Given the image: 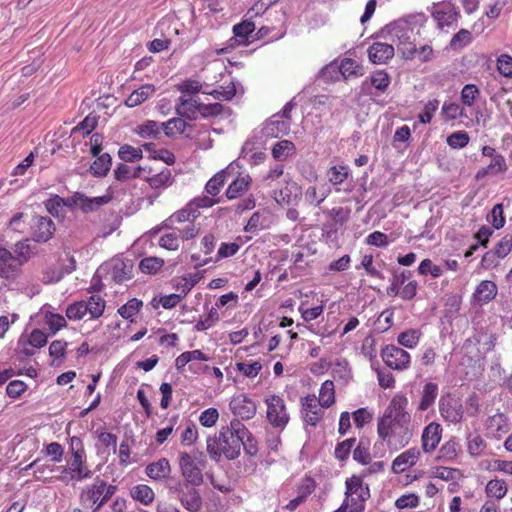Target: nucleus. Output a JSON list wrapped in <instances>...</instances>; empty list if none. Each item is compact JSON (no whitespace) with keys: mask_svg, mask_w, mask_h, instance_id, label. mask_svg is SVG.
Instances as JSON below:
<instances>
[{"mask_svg":"<svg viewBox=\"0 0 512 512\" xmlns=\"http://www.w3.org/2000/svg\"><path fill=\"white\" fill-rule=\"evenodd\" d=\"M86 313L90 315L92 319L99 318L105 309V301L99 295H92L87 301H84Z\"/></svg>","mask_w":512,"mask_h":512,"instance_id":"obj_43","label":"nucleus"},{"mask_svg":"<svg viewBox=\"0 0 512 512\" xmlns=\"http://www.w3.org/2000/svg\"><path fill=\"white\" fill-rule=\"evenodd\" d=\"M142 306L143 302L141 300L132 298L118 309V313L122 318L132 321L133 317L139 313Z\"/></svg>","mask_w":512,"mask_h":512,"instance_id":"obj_55","label":"nucleus"},{"mask_svg":"<svg viewBox=\"0 0 512 512\" xmlns=\"http://www.w3.org/2000/svg\"><path fill=\"white\" fill-rule=\"evenodd\" d=\"M119 158L126 162H133L143 157L142 148L133 147L131 145H123L118 151Z\"/></svg>","mask_w":512,"mask_h":512,"instance_id":"obj_61","label":"nucleus"},{"mask_svg":"<svg viewBox=\"0 0 512 512\" xmlns=\"http://www.w3.org/2000/svg\"><path fill=\"white\" fill-rule=\"evenodd\" d=\"M152 169L148 166H139L135 169L134 177L144 178L149 182L152 188L160 189L172 184V174L170 169L164 168L160 172L151 175Z\"/></svg>","mask_w":512,"mask_h":512,"instance_id":"obj_10","label":"nucleus"},{"mask_svg":"<svg viewBox=\"0 0 512 512\" xmlns=\"http://www.w3.org/2000/svg\"><path fill=\"white\" fill-rule=\"evenodd\" d=\"M342 78L362 75L361 65L353 59L344 58L339 62Z\"/></svg>","mask_w":512,"mask_h":512,"instance_id":"obj_49","label":"nucleus"},{"mask_svg":"<svg viewBox=\"0 0 512 512\" xmlns=\"http://www.w3.org/2000/svg\"><path fill=\"white\" fill-rule=\"evenodd\" d=\"M146 475L154 480L160 481L166 479L171 473V465L166 458H160L146 466Z\"/></svg>","mask_w":512,"mask_h":512,"instance_id":"obj_27","label":"nucleus"},{"mask_svg":"<svg viewBox=\"0 0 512 512\" xmlns=\"http://www.w3.org/2000/svg\"><path fill=\"white\" fill-rule=\"evenodd\" d=\"M421 456L417 447H412L399 454L392 462L391 469L395 474H401L414 466Z\"/></svg>","mask_w":512,"mask_h":512,"instance_id":"obj_18","label":"nucleus"},{"mask_svg":"<svg viewBox=\"0 0 512 512\" xmlns=\"http://www.w3.org/2000/svg\"><path fill=\"white\" fill-rule=\"evenodd\" d=\"M200 212L190 203L184 208L174 212L167 220L166 226L173 227L175 224L190 222L198 218Z\"/></svg>","mask_w":512,"mask_h":512,"instance_id":"obj_31","label":"nucleus"},{"mask_svg":"<svg viewBox=\"0 0 512 512\" xmlns=\"http://www.w3.org/2000/svg\"><path fill=\"white\" fill-rule=\"evenodd\" d=\"M237 91V84L235 82H231L225 87H220L212 91H203V93L211 95L216 100L227 101L231 100L236 95Z\"/></svg>","mask_w":512,"mask_h":512,"instance_id":"obj_50","label":"nucleus"},{"mask_svg":"<svg viewBox=\"0 0 512 512\" xmlns=\"http://www.w3.org/2000/svg\"><path fill=\"white\" fill-rule=\"evenodd\" d=\"M176 110L180 116L193 120L196 119L198 115H205L207 106L199 103L193 97L182 95L179 97Z\"/></svg>","mask_w":512,"mask_h":512,"instance_id":"obj_16","label":"nucleus"},{"mask_svg":"<svg viewBox=\"0 0 512 512\" xmlns=\"http://www.w3.org/2000/svg\"><path fill=\"white\" fill-rule=\"evenodd\" d=\"M507 164L505 158L499 154L491 158L490 163L481 169H479L476 173V178L481 179L487 175H498L506 172Z\"/></svg>","mask_w":512,"mask_h":512,"instance_id":"obj_33","label":"nucleus"},{"mask_svg":"<svg viewBox=\"0 0 512 512\" xmlns=\"http://www.w3.org/2000/svg\"><path fill=\"white\" fill-rule=\"evenodd\" d=\"M115 492V487L112 485H107L105 482L100 481L90 488L84 493V501L89 502L91 507L94 510L99 509L110 496Z\"/></svg>","mask_w":512,"mask_h":512,"instance_id":"obj_11","label":"nucleus"},{"mask_svg":"<svg viewBox=\"0 0 512 512\" xmlns=\"http://www.w3.org/2000/svg\"><path fill=\"white\" fill-rule=\"evenodd\" d=\"M381 357L384 363L391 369L403 371L410 367V354L398 346H385L381 351Z\"/></svg>","mask_w":512,"mask_h":512,"instance_id":"obj_7","label":"nucleus"},{"mask_svg":"<svg viewBox=\"0 0 512 512\" xmlns=\"http://www.w3.org/2000/svg\"><path fill=\"white\" fill-rule=\"evenodd\" d=\"M29 467H34V479L42 482H50L52 474L59 469L53 463L43 461L37 458L29 464Z\"/></svg>","mask_w":512,"mask_h":512,"instance_id":"obj_29","label":"nucleus"},{"mask_svg":"<svg viewBox=\"0 0 512 512\" xmlns=\"http://www.w3.org/2000/svg\"><path fill=\"white\" fill-rule=\"evenodd\" d=\"M143 149L150 153L149 158L154 160H161L167 165H172L175 162L174 154L167 149H154L153 143H145L143 144Z\"/></svg>","mask_w":512,"mask_h":512,"instance_id":"obj_46","label":"nucleus"},{"mask_svg":"<svg viewBox=\"0 0 512 512\" xmlns=\"http://www.w3.org/2000/svg\"><path fill=\"white\" fill-rule=\"evenodd\" d=\"M349 175V169L345 165L331 166L327 171L328 180L333 185L342 184Z\"/></svg>","mask_w":512,"mask_h":512,"instance_id":"obj_54","label":"nucleus"},{"mask_svg":"<svg viewBox=\"0 0 512 512\" xmlns=\"http://www.w3.org/2000/svg\"><path fill=\"white\" fill-rule=\"evenodd\" d=\"M486 435L490 438L499 439L510 430V423L508 417L502 413L497 412L489 417L484 422Z\"/></svg>","mask_w":512,"mask_h":512,"instance_id":"obj_15","label":"nucleus"},{"mask_svg":"<svg viewBox=\"0 0 512 512\" xmlns=\"http://www.w3.org/2000/svg\"><path fill=\"white\" fill-rule=\"evenodd\" d=\"M219 313L216 308L212 307L204 318H201L195 324L196 331H205L213 327L219 321Z\"/></svg>","mask_w":512,"mask_h":512,"instance_id":"obj_62","label":"nucleus"},{"mask_svg":"<svg viewBox=\"0 0 512 512\" xmlns=\"http://www.w3.org/2000/svg\"><path fill=\"white\" fill-rule=\"evenodd\" d=\"M480 98V90L474 84H466L460 93L461 104L464 107L471 108Z\"/></svg>","mask_w":512,"mask_h":512,"instance_id":"obj_45","label":"nucleus"},{"mask_svg":"<svg viewBox=\"0 0 512 512\" xmlns=\"http://www.w3.org/2000/svg\"><path fill=\"white\" fill-rule=\"evenodd\" d=\"M508 492V485L504 479H491L485 486V493L489 499L501 500Z\"/></svg>","mask_w":512,"mask_h":512,"instance_id":"obj_36","label":"nucleus"},{"mask_svg":"<svg viewBox=\"0 0 512 512\" xmlns=\"http://www.w3.org/2000/svg\"><path fill=\"white\" fill-rule=\"evenodd\" d=\"M295 151V145L289 140H281L274 144L272 156L277 161H285Z\"/></svg>","mask_w":512,"mask_h":512,"instance_id":"obj_42","label":"nucleus"},{"mask_svg":"<svg viewBox=\"0 0 512 512\" xmlns=\"http://www.w3.org/2000/svg\"><path fill=\"white\" fill-rule=\"evenodd\" d=\"M162 124V130L168 137H173L176 134H181L185 131L187 123L182 118H172Z\"/></svg>","mask_w":512,"mask_h":512,"instance_id":"obj_57","label":"nucleus"},{"mask_svg":"<svg viewBox=\"0 0 512 512\" xmlns=\"http://www.w3.org/2000/svg\"><path fill=\"white\" fill-rule=\"evenodd\" d=\"M320 78L325 82H334L342 78L339 62L334 60L320 71Z\"/></svg>","mask_w":512,"mask_h":512,"instance_id":"obj_56","label":"nucleus"},{"mask_svg":"<svg viewBox=\"0 0 512 512\" xmlns=\"http://www.w3.org/2000/svg\"><path fill=\"white\" fill-rule=\"evenodd\" d=\"M421 333L416 329H409L400 333L397 337L398 343L408 349L415 348L420 340Z\"/></svg>","mask_w":512,"mask_h":512,"instance_id":"obj_52","label":"nucleus"},{"mask_svg":"<svg viewBox=\"0 0 512 512\" xmlns=\"http://www.w3.org/2000/svg\"><path fill=\"white\" fill-rule=\"evenodd\" d=\"M383 37L396 46L402 58H411L414 51L415 28L408 19H399L387 24L382 30Z\"/></svg>","mask_w":512,"mask_h":512,"instance_id":"obj_3","label":"nucleus"},{"mask_svg":"<svg viewBox=\"0 0 512 512\" xmlns=\"http://www.w3.org/2000/svg\"><path fill=\"white\" fill-rule=\"evenodd\" d=\"M164 261L158 257H146L140 261L139 268L143 273L155 274L163 266Z\"/></svg>","mask_w":512,"mask_h":512,"instance_id":"obj_64","label":"nucleus"},{"mask_svg":"<svg viewBox=\"0 0 512 512\" xmlns=\"http://www.w3.org/2000/svg\"><path fill=\"white\" fill-rule=\"evenodd\" d=\"M55 232L53 221L48 217L37 216L33 222L34 239L38 242H47Z\"/></svg>","mask_w":512,"mask_h":512,"instance_id":"obj_24","label":"nucleus"},{"mask_svg":"<svg viewBox=\"0 0 512 512\" xmlns=\"http://www.w3.org/2000/svg\"><path fill=\"white\" fill-rule=\"evenodd\" d=\"M73 204L85 213L97 210L94 197H88L82 193H75L72 197Z\"/></svg>","mask_w":512,"mask_h":512,"instance_id":"obj_59","label":"nucleus"},{"mask_svg":"<svg viewBox=\"0 0 512 512\" xmlns=\"http://www.w3.org/2000/svg\"><path fill=\"white\" fill-rule=\"evenodd\" d=\"M248 430L237 420L223 426L206 439V451L211 460L219 462L222 458L234 460L240 456Z\"/></svg>","mask_w":512,"mask_h":512,"instance_id":"obj_2","label":"nucleus"},{"mask_svg":"<svg viewBox=\"0 0 512 512\" xmlns=\"http://www.w3.org/2000/svg\"><path fill=\"white\" fill-rule=\"evenodd\" d=\"M367 53L372 63L384 64L394 56L395 48L389 43L375 42L369 46Z\"/></svg>","mask_w":512,"mask_h":512,"instance_id":"obj_22","label":"nucleus"},{"mask_svg":"<svg viewBox=\"0 0 512 512\" xmlns=\"http://www.w3.org/2000/svg\"><path fill=\"white\" fill-rule=\"evenodd\" d=\"M498 292L497 285L490 280L481 281L472 294V302L476 305L483 306L492 301Z\"/></svg>","mask_w":512,"mask_h":512,"instance_id":"obj_20","label":"nucleus"},{"mask_svg":"<svg viewBox=\"0 0 512 512\" xmlns=\"http://www.w3.org/2000/svg\"><path fill=\"white\" fill-rule=\"evenodd\" d=\"M111 167V157L109 154L104 153L99 155L92 165L90 166V172L95 176H105Z\"/></svg>","mask_w":512,"mask_h":512,"instance_id":"obj_48","label":"nucleus"},{"mask_svg":"<svg viewBox=\"0 0 512 512\" xmlns=\"http://www.w3.org/2000/svg\"><path fill=\"white\" fill-rule=\"evenodd\" d=\"M346 498L349 501L353 499L367 500L370 497V491L363 484L362 476L353 475L346 480Z\"/></svg>","mask_w":512,"mask_h":512,"instance_id":"obj_25","label":"nucleus"},{"mask_svg":"<svg viewBox=\"0 0 512 512\" xmlns=\"http://www.w3.org/2000/svg\"><path fill=\"white\" fill-rule=\"evenodd\" d=\"M12 257L15 260V263H18V268L21 270V267L25 262L29 260L31 257V249L30 245L27 241H20L14 245Z\"/></svg>","mask_w":512,"mask_h":512,"instance_id":"obj_47","label":"nucleus"},{"mask_svg":"<svg viewBox=\"0 0 512 512\" xmlns=\"http://www.w3.org/2000/svg\"><path fill=\"white\" fill-rule=\"evenodd\" d=\"M266 416L269 423L275 428H284L289 422V413L284 399L276 394L265 396Z\"/></svg>","mask_w":512,"mask_h":512,"instance_id":"obj_5","label":"nucleus"},{"mask_svg":"<svg viewBox=\"0 0 512 512\" xmlns=\"http://www.w3.org/2000/svg\"><path fill=\"white\" fill-rule=\"evenodd\" d=\"M203 453L191 454L188 452L179 453V468L184 480L193 485L199 486L203 483V470L205 468Z\"/></svg>","mask_w":512,"mask_h":512,"instance_id":"obj_4","label":"nucleus"},{"mask_svg":"<svg viewBox=\"0 0 512 512\" xmlns=\"http://www.w3.org/2000/svg\"><path fill=\"white\" fill-rule=\"evenodd\" d=\"M442 117L447 121L467 117L465 107L455 102H445L441 108Z\"/></svg>","mask_w":512,"mask_h":512,"instance_id":"obj_38","label":"nucleus"},{"mask_svg":"<svg viewBox=\"0 0 512 512\" xmlns=\"http://www.w3.org/2000/svg\"><path fill=\"white\" fill-rule=\"evenodd\" d=\"M440 414L445 421L457 424L463 418L462 404L454 398L444 399L440 403Z\"/></svg>","mask_w":512,"mask_h":512,"instance_id":"obj_21","label":"nucleus"},{"mask_svg":"<svg viewBox=\"0 0 512 512\" xmlns=\"http://www.w3.org/2000/svg\"><path fill=\"white\" fill-rule=\"evenodd\" d=\"M39 313L53 335L67 325L66 318L54 312L50 307H42Z\"/></svg>","mask_w":512,"mask_h":512,"instance_id":"obj_28","label":"nucleus"},{"mask_svg":"<svg viewBox=\"0 0 512 512\" xmlns=\"http://www.w3.org/2000/svg\"><path fill=\"white\" fill-rule=\"evenodd\" d=\"M67 342L54 340L49 346V355L53 359L52 365H59L65 358Z\"/></svg>","mask_w":512,"mask_h":512,"instance_id":"obj_53","label":"nucleus"},{"mask_svg":"<svg viewBox=\"0 0 512 512\" xmlns=\"http://www.w3.org/2000/svg\"><path fill=\"white\" fill-rule=\"evenodd\" d=\"M156 93V87L153 84H143L137 89L133 90L125 100V105L129 108H134L145 103L152 98Z\"/></svg>","mask_w":512,"mask_h":512,"instance_id":"obj_26","label":"nucleus"},{"mask_svg":"<svg viewBox=\"0 0 512 512\" xmlns=\"http://www.w3.org/2000/svg\"><path fill=\"white\" fill-rule=\"evenodd\" d=\"M60 475L57 479L64 483L82 481L91 477V471L85 464V456L76 453L66 466L59 467Z\"/></svg>","mask_w":512,"mask_h":512,"instance_id":"obj_6","label":"nucleus"},{"mask_svg":"<svg viewBox=\"0 0 512 512\" xmlns=\"http://www.w3.org/2000/svg\"><path fill=\"white\" fill-rule=\"evenodd\" d=\"M235 369L247 378H255L260 373L262 364L259 361L238 362Z\"/></svg>","mask_w":512,"mask_h":512,"instance_id":"obj_58","label":"nucleus"},{"mask_svg":"<svg viewBox=\"0 0 512 512\" xmlns=\"http://www.w3.org/2000/svg\"><path fill=\"white\" fill-rule=\"evenodd\" d=\"M319 404L321 407L329 408L335 403V386L330 380L322 383L319 390Z\"/></svg>","mask_w":512,"mask_h":512,"instance_id":"obj_40","label":"nucleus"},{"mask_svg":"<svg viewBox=\"0 0 512 512\" xmlns=\"http://www.w3.org/2000/svg\"><path fill=\"white\" fill-rule=\"evenodd\" d=\"M265 135L267 137L278 138L288 134L290 122L287 119L272 118L265 126Z\"/></svg>","mask_w":512,"mask_h":512,"instance_id":"obj_35","label":"nucleus"},{"mask_svg":"<svg viewBox=\"0 0 512 512\" xmlns=\"http://www.w3.org/2000/svg\"><path fill=\"white\" fill-rule=\"evenodd\" d=\"M330 192L331 189L327 184H317L309 186L304 192V197L309 204L318 206L328 197Z\"/></svg>","mask_w":512,"mask_h":512,"instance_id":"obj_32","label":"nucleus"},{"mask_svg":"<svg viewBox=\"0 0 512 512\" xmlns=\"http://www.w3.org/2000/svg\"><path fill=\"white\" fill-rule=\"evenodd\" d=\"M251 177L249 174H240L226 190V196L228 199H236L244 192L247 191L251 184Z\"/></svg>","mask_w":512,"mask_h":512,"instance_id":"obj_34","label":"nucleus"},{"mask_svg":"<svg viewBox=\"0 0 512 512\" xmlns=\"http://www.w3.org/2000/svg\"><path fill=\"white\" fill-rule=\"evenodd\" d=\"M487 221L491 223L496 230L504 227L506 221L502 203L494 205L490 214L487 216Z\"/></svg>","mask_w":512,"mask_h":512,"instance_id":"obj_60","label":"nucleus"},{"mask_svg":"<svg viewBox=\"0 0 512 512\" xmlns=\"http://www.w3.org/2000/svg\"><path fill=\"white\" fill-rule=\"evenodd\" d=\"M323 408L314 394L301 398V412L304 421L315 426L323 417Z\"/></svg>","mask_w":512,"mask_h":512,"instance_id":"obj_13","label":"nucleus"},{"mask_svg":"<svg viewBox=\"0 0 512 512\" xmlns=\"http://www.w3.org/2000/svg\"><path fill=\"white\" fill-rule=\"evenodd\" d=\"M272 222L273 219L270 212L256 211L252 214L244 229L247 232L260 231L269 228Z\"/></svg>","mask_w":512,"mask_h":512,"instance_id":"obj_30","label":"nucleus"},{"mask_svg":"<svg viewBox=\"0 0 512 512\" xmlns=\"http://www.w3.org/2000/svg\"><path fill=\"white\" fill-rule=\"evenodd\" d=\"M104 272L108 278L117 283H122L131 278V265L121 259H112L102 265L97 271L99 275Z\"/></svg>","mask_w":512,"mask_h":512,"instance_id":"obj_12","label":"nucleus"},{"mask_svg":"<svg viewBox=\"0 0 512 512\" xmlns=\"http://www.w3.org/2000/svg\"><path fill=\"white\" fill-rule=\"evenodd\" d=\"M408 398L397 393L390 400L377 422V435L390 449L399 450L412 440L418 425L407 411Z\"/></svg>","mask_w":512,"mask_h":512,"instance_id":"obj_1","label":"nucleus"},{"mask_svg":"<svg viewBox=\"0 0 512 512\" xmlns=\"http://www.w3.org/2000/svg\"><path fill=\"white\" fill-rule=\"evenodd\" d=\"M414 53L411 58H404L405 60L417 59L421 63L430 62L435 58V52L431 44L426 43L419 47L414 43Z\"/></svg>","mask_w":512,"mask_h":512,"instance_id":"obj_51","label":"nucleus"},{"mask_svg":"<svg viewBox=\"0 0 512 512\" xmlns=\"http://www.w3.org/2000/svg\"><path fill=\"white\" fill-rule=\"evenodd\" d=\"M162 131V124L153 120H147L139 125L136 133L143 139H156Z\"/></svg>","mask_w":512,"mask_h":512,"instance_id":"obj_39","label":"nucleus"},{"mask_svg":"<svg viewBox=\"0 0 512 512\" xmlns=\"http://www.w3.org/2000/svg\"><path fill=\"white\" fill-rule=\"evenodd\" d=\"M239 165L236 162H231L226 168L217 172L207 183L205 186L206 192L210 196H217L228 176H230Z\"/></svg>","mask_w":512,"mask_h":512,"instance_id":"obj_23","label":"nucleus"},{"mask_svg":"<svg viewBox=\"0 0 512 512\" xmlns=\"http://www.w3.org/2000/svg\"><path fill=\"white\" fill-rule=\"evenodd\" d=\"M302 196V188L295 181L286 180L284 185L273 191L272 197L279 205H295Z\"/></svg>","mask_w":512,"mask_h":512,"instance_id":"obj_9","label":"nucleus"},{"mask_svg":"<svg viewBox=\"0 0 512 512\" xmlns=\"http://www.w3.org/2000/svg\"><path fill=\"white\" fill-rule=\"evenodd\" d=\"M438 396V386L435 383H426L423 387L421 399L418 405L419 411L428 410L435 402Z\"/></svg>","mask_w":512,"mask_h":512,"instance_id":"obj_37","label":"nucleus"},{"mask_svg":"<svg viewBox=\"0 0 512 512\" xmlns=\"http://www.w3.org/2000/svg\"><path fill=\"white\" fill-rule=\"evenodd\" d=\"M255 24L252 21L244 20L233 27L234 36L239 44H245L255 30Z\"/></svg>","mask_w":512,"mask_h":512,"instance_id":"obj_44","label":"nucleus"},{"mask_svg":"<svg viewBox=\"0 0 512 512\" xmlns=\"http://www.w3.org/2000/svg\"><path fill=\"white\" fill-rule=\"evenodd\" d=\"M432 15L440 28L450 27L457 21V12L451 3L434 5Z\"/></svg>","mask_w":512,"mask_h":512,"instance_id":"obj_19","label":"nucleus"},{"mask_svg":"<svg viewBox=\"0 0 512 512\" xmlns=\"http://www.w3.org/2000/svg\"><path fill=\"white\" fill-rule=\"evenodd\" d=\"M21 270L12 257V251L0 244V280L11 282L18 278Z\"/></svg>","mask_w":512,"mask_h":512,"instance_id":"obj_14","label":"nucleus"},{"mask_svg":"<svg viewBox=\"0 0 512 512\" xmlns=\"http://www.w3.org/2000/svg\"><path fill=\"white\" fill-rule=\"evenodd\" d=\"M229 409L236 417L249 420L256 415L257 405L247 394L239 393L231 397Z\"/></svg>","mask_w":512,"mask_h":512,"instance_id":"obj_8","label":"nucleus"},{"mask_svg":"<svg viewBox=\"0 0 512 512\" xmlns=\"http://www.w3.org/2000/svg\"><path fill=\"white\" fill-rule=\"evenodd\" d=\"M131 496L143 505H149L154 501L155 493L150 486L138 484L131 489Z\"/></svg>","mask_w":512,"mask_h":512,"instance_id":"obj_41","label":"nucleus"},{"mask_svg":"<svg viewBox=\"0 0 512 512\" xmlns=\"http://www.w3.org/2000/svg\"><path fill=\"white\" fill-rule=\"evenodd\" d=\"M442 431L441 425L437 422H431L424 427L421 441L425 453H431L437 448L442 438Z\"/></svg>","mask_w":512,"mask_h":512,"instance_id":"obj_17","label":"nucleus"},{"mask_svg":"<svg viewBox=\"0 0 512 512\" xmlns=\"http://www.w3.org/2000/svg\"><path fill=\"white\" fill-rule=\"evenodd\" d=\"M370 82L375 89L384 92L390 85V77L384 70H377L370 76Z\"/></svg>","mask_w":512,"mask_h":512,"instance_id":"obj_63","label":"nucleus"}]
</instances>
